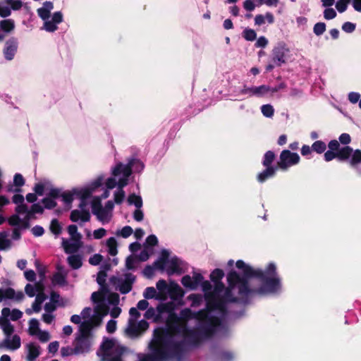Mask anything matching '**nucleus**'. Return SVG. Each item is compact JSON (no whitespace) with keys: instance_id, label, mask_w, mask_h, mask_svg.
I'll return each instance as SVG.
<instances>
[{"instance_id":"nucleus-17","label":"nucleus","mask_w":361,"mask_h":361,"mask_svg":"<svg viewBox=\"0 0 361 361\" xmlns=\"http://www.w3.org/2000/svg\"><path fill=\"white\" fill-rule=\"evenodd\" d=\"M42 353L41 346L36 342H29L25 345L26 361H36Z\"/></svg>"},{"instance_id":"nucleus-26","label":"nucleus","mask_w":361,"mask_h":361,"mask_svg":"<svg viewBox=\"0 0 361 361\" xmlns=\"http://www.w3.org/2000/svg\"><path fill=\"white\" fill-rule=\"evenodd\" d=\"M8 224L18 228H26L28 224L27 218H23L18 214H14L8 219Z\"/></svg>"},{"instance_id":"nucleus-54","label":"nucleus","mask_w":361,"mask_h":361,"mask_svg":"<svg viewBox=\"0 0 361 361\" xmlns=\"http://www.w3.org/2000/svg\"><path fill=\"white\" fill-rule=\"evenodd\" d=\"M188 299L192 301V307L198 306L202 301V297L196 294L190 295L188 296Z\"/></svg>"},{"instance_id":"nucleus-18","label":"nucleus","mask_w":361,"mask_h":361,"mask_svg":"<svg viewBox=\"0 0 361 361\" xmlns=\"http://www.w3.org/2000/svg\"><path fill=\"white\" fill-rule=\"evenodd\" d=\"M86 202H81L80 204V209L73 210L71 214V219L74 222H87L90 219V214L88 210L85 209Z\"/></svg>"},{"instance_id":"nucleus-6","label":"nucleus","mask_w":361,"mask_h":361,"mask_svg":"<svg viewBox=\"0 0 361 361\" xmlns=\"http://www.w3.org/2000/svg\"><path fill=\"white\" fill-rule=\"evenodd\" d=\"M125 348L114 338H106L102 342L97 355L102 361H123Z\"/></svg>"},{"instance_id":"nucleus-62","label":"nucleus","mask_w":361,"mask_h":361,"mask_svg":"<svg viewBox=\"0 0 361 361\" xmlns=\"http://www.w3.org/2000/svg\"><path fill=\"white\" fill-rule=\"evenodd\" d=\"M54 315L52 312H47L42 315V320L46 324H51L54 320Z\"/></svg>"},{"instance_id":"nucleus-5","label":"nucleus","mask_w":361,"mask_h":361,"mask_svg":"<svg viewBox=\"0 0 361 361\" xmlns=\"http://www.w3.org/2000/svg\"><path fill=\"white\" fill-rule=\"evenodd\" d=\"M227 279L228 288L225 291L224 300L230 301L243 300L249 293L247 281L240 278L235 271L230 272Z\"/></svg>"},{"instance_id":"nucleus-60","label":"nucleus","mask_w":361,"mask_h":361,"mask_svg":"<svg viewBox=\"0 0 361 361\" xmlns=\"http://www.w3.org/2000/svg\"><path fill=\"white\" fill-rule=\"evenodd\" d=\"M106 329L108 333H114L116 330V322L115 320L109 321L106 324Z\"/></svg>"},{"instance_id":"nucleus-2","label":"nucleus","mask_w":361,"mask_h":361,"mask_svg":"<svg viewBox=\"0 0 361 361\" xmlns=\"http://www.w3.org/2000/svg\"><path fill=\"white\" fill-rule=\"evenodd\" d=\"M108 314V308L104 302H99L94 307L92 314L90 307H85L82 311L83 322L79 326V335L76 337L73 346L75 354L87 353L92 345L91 331L100 326L103 318Z\"/></svg>"},{"instance_id":"nucleus-27","label":"nucleus","mask_w":361,"mask_h":361,"mask_svg":"<svg viewBox=\"0 0 361 361\" xmlns=\"http://www.w3.org/2000/svg\"><path fill=\"white\" fill-rule=\"evenodd\" d=\"M18 45L16 42H7L4 50V56L7 60H12L17 51Z\"/></svg>"},{"instance_id":"nucleus-57","label":"nucleus","mask_w":361,"mask_h":361,"mask_svg":"<svg viewBox=\"0 0 361 361\" xmlns=\"http://www.w3.org/2000/svg\"><path fill=\"white\" fill-rule=\"evenodd\" d=\"M37 13L39 17L44 21L49 19L50 11H47V9L42 7L37 10Z\"/></svg>"},{"instance_id":"nucleus-49","label":"nucleus","mask_w":361,"mask_h":361,"mask_svg":"<svg viewBox=\"0 0 361 361\" xmlns=\"http://www.w3.org/2000/svg\"><path fill=\"white\" fill-rule=\"evenodd\" d=\"M336 12L332 8H326L324 11V17L326 20H331L336 18Z\"/></svg>"},{"instance_id":"nucleus-3","label":"nucleus","mask_w":361,"mask_h":361,"mask_svg":"<svg viewBox=\"0 0 361 361\" xmlns=\"http://www.w3.org/2000/svg\"><path fill=\"white\" fill-rule=\"evenodd\" d=\"M135 166H137L140 170L144 167L142 162L133 160L128 164L124 165L119 163L112 168V176L106 180L105 185L107 190L104 192L102 198H107L109 196V190L117 186V190L114 192V201L117 204L121 203L125 197V192L123 188L127 185L128 178L132 173V167Z\"/></svg>"},{"instance_id":"nucleus-11","label":"nucleus","mask_w":361,"mask_h":361,"mask_svg":"<svg viewBox=\"0 0 361 361\" xmlns=\"http://www.w3.org/2000/svg\"><path fill=\"white\" fill-rule=\"evenodd\" d=\"M103 183V178L99 177L91 185L85 188L75 189L73 192H64L61 195L63 201L67 204L71 203L74 198L81 199V202H85L87 197L94 192L97 188L100 187Z\"/></svg>"},{"instance_id":"nucleus-37","label":"nucleus","mask_w":361,"mask_h":361,"mask_svg":"<svg viewBox=\"0 0 361 361\" xmlns=\"http://www.w3.org/2000/svg\"><path fill=\"white\" fill-rule=\"evenodd\" d=\"M271 87L268 85H260L258 87H255V96L257 97H264L270 94Z\"/></svg>"},{"instance_id":"nucleus-35","label":"nucleus","mask_w":361,"mask_h":361,"mask_svg":"<svg viewBox=\"0 0 361 361\" xmlns=\"http://www.w3.org/2000/svg\"><path fill=\"white\" fill-rule=\"evenodd\" d=\"M68 262L73 269H78L82 266L81 258L78 255H71L68 258Z\"/></svg>"},{"instance_id":"nucleus-61","label":"nucleus","mask_w":361,"mask_h":361,"mask_svg":"<svg viewBox=\"0 0 361 361\" xmlns=\"http://www.w3.org/2000/svg\"><path fill=\"white\" fill-rule=\"evenodd\" d=\"M61 353L63 357L69 356L75 353V348L63 347L61 349Z\"/></svg>"},{"instance_id":"nucleus-63","label":"nucleus","mask_w":361,"mask_h":361,"mask_svg":"<svg viewBox=\"0 0 361 361\" xmlns=\"http://www.w3.org/2000/svg\"><path fill=\"white\" fill-rule=\"evenodd\" d=\"M59 347V343L58 341L51 342L48 345V351L50 353L55 354L58 351Z\"/></svg>"},{"instance_id":"nucleus-47","label":"nucleus","mask_w":361,"mask_h":361,"mask_svg":"<svg viewBox=\"0 0 361 361\" xmlns=\"http://www.w3.org/2000/svg\"><path fill=\"white\" fill-rule=\"evenodd\" d=\"M326 30V25L324 23H317L314 26V32L317 35H320L324 32Z\"/></svg>"},{"instance_id":"nucleus-39","label":"nucleus","mask_w":361,"mask_h":361,"mask_svg":"<svg viewBox=\"0 0 361 361\" xmlns=\"http://www.w3.org/2000/svg\"><path fill=\"white\" fill-rule=\"evenodd\" d=\"M68 232L71 240H81L82 235L78 232V228L75 225H70L68 227Z\"/></svg>"},{"instance_id":"nucleus-43","label":"nucleus","mask_w":361,"mask_h":361,"mask_svg":"<svg viewBox=\"0 0 361 361\" xmlns=\"http://www.w3.org/2000/svg\"><path fill=\"white\" fill-rule=\"evenodd\" d=\"M350 0H338L336 4V8L339 13H343L348 8Z\"/></svg>"},{"instance_id":"nucleus-42","label":"nucleus","mask_w":361,"mask_h":361,"mask_svg":"<svg viewBox=\"0 0 361 361\" xmlns=\"http://www.w3.org/2000/svg\"><path fill=\"white\" fill-rule=\"evenodd\" d=\"M132 233L133 228L129 226H124L122 229L117 231L116 233V235L121 236L125 238L131 235Z\"/></svg>"},{"instance_id":"nucleus-31","label":"nucleus","mask_w":361,"mask_h":361,"mask_svg":"<svg viewBox=\"0 0 361 361\" xmlns=\"http://www.w3.org/2000/svg\"><path fill=\"white\" fill-rule=\"evenodd\" d=\"M117 245V241L113 237H111L106 240V246L108 249V252L112 256H115L118 253Z\"/></svg>"},{"instance_id":"nucleus-45","label":"nucleus","mask_w":361,"mask_h":361,"mask_svg":"<svg viewBox=\"0 0 361 361\" xmlns=\"http://www.w3.org/2000/svg\"><path fill=\"white\" fill-rule=\"evenodd\" d=\"M243 35L246 40L253 41L256 39L257 34L252 29L246 28L243 32Z\"/></svg>"},{"instance_id":"nucleus-22","label":"nucleus","mask_w":361,"mask_h":361,"mask_svg":"<svg viewBox=\"0 0 361 361\" xmlns=\"http://www.w3.org/2000/svg\"><path fill=\"white\" fill-rule=\"evenodd\" d=\"M63 20V16L61 12H56L54 13L51 19H48L44 21V28L48 32H54L57 29V25Z\"/></svg>"},{"instance_id":"nucleus-36","label":"nucleus","mask_w":361,"mask_h":361,"mask_svg":"<svg viewBox=\"0 0 361 361\" xmlns=\"http://www.w3.org/2000/svg\"><path fill=\"white\" fill-rule=\"evenodd\" d=\"M14 28V22L11 19L4 20L0 22V29L9 32Z\"/></svg>"},{"instance_id":"nucleus-15","label":"nucleus","mask_w":361,"mask_h":361,"mask_svg":"<svg viewBox=\"0 0 361 361\" xmlns=\"http://www.w3.org/2000/svg\"><path fill=\"white\" fill-rule=\"evenodd\" d=\"M39 322L36 319H31L28 322V334L30 336H36L39 341L46 343L49 341L51 336L48 331L40 329Z\"/></svg>"},{"instance_id":"nucleus-56","label":"nucleus","mask_w":361,"mask_h":361,"mask_svg":"<svg viewBox=\"0 0 361 361\" xmlns=\"http://www.w3.org/2000/svg\"><path fill=\"white\" fill-rule=\"evenodd\" d=\"M5 1L14 10H18L22 6V2L20 0H5Z\"/></svg>"},{"instance_id":"nucleus-23","label":"nucleus","mask_w":361,"mask_h":361,"mask_svg":"<svg viewBox=\"0 0 361 361\" xmlns=\"http://www.w3.org/2000/svg\"><path fill=\"white\" fill-rule=\"evenodd\" d=\"M23 298V294L21 292L16 293V291L11 288H1L0 289V302L5 299H13L20 300Z\"/></svg>"},{"instance_id":"nucleus-52","label":"nucleus","mask_w":361,"mask_h":361,"mask_svg":"<svg viewBox=\"0 0 361 361\" xmlns=\"http://www.w3.org/2000/svg\"><path fill=\"white\" fill-rule=\"evenodd\" d=\"M50 229L54 234H59L61 232V226L57 220L54 219L51 222Z\"/></svg>"},{"instance_id":"nucleus-16","label":"nucleus","mask_w":361,"mask_h":361,"mask_svg":"<svg viewBox=\"0 0 361 361\" xmlns=\"http://www.w3.org/2000/svg\"><path fill=\"white\" fill-rule=\"evenodd\" d=\"M300 161V157L298 154L283 150L280 155V161L278 166L280 169L286 170L288 167L298 164Z\"/></svg>"},{"instance_id":"nucleus-53","label":"nucleus","mask_w":361,"mask_h":361,"mask_svg":"<svg viewBox=\"0 0 361 361\" xmlns=\"http://www.w3.org/2000/svg\"><path fill=\"white\" fill-rule=\"evenodd\" d=\"M136 262H137V259H136V257L135 256H133V255L129 256L126 259V267L128 269H133L135 267Z\"/></svg>"},{"instance_id":"nucleus-32","label":"nucleus","mask_w":361,"mask_h":361,"mask_svg":"<svg viewBox=\"0 0 361 361\" xmlns=\"http://www.w3.org/2000/svg\"><path fill=\"white\" fill-rule=\"evenodd\" d=\"M276 169L274 167H267L266 170L259 173L257 176V180L259 182L262 183L267 178L274 176L275 174Z\"/></svg>"},{"instance_id":"nucleus-41","label":"nucleus","mask_w":361,"mask_h":361,"mask_svg":"<svg viewBox=\"0 0 361 361\" xmlns=\"http://www.w3.org/2000/svg\"><path fill=\"white\" fill-rule=\"evenodd\" d=\"M262 114L268 118H271L274 115V109L271 104H264L261 106Z\"/></svg>"},{"instance_id":"nucleus-44","label":"nucleus","mask_w":361,"mask_h":361,"mask_svg":"<svg viewBox=\"0 0 361 361\" xmlns=\"http://www.w3.org/2000/svg\"><path fill=\"white\" fill-rule=\"evenodd\" d=\"M275 158L274 152L268 151L264 157L263 165L266 167H271L270 164L272 163Z\"/></svg>"},{"instance_id":"nucleus-1","label":"nucleus","mask_w":361,"mask_h":361,"mask_svg":"<svg viewBox=\"0 0 361 361\" xmlns=\"http://www.w3.org/2000/svg\"><path fill=\"white\" fill-rule=\"evenodd\" d=\"M203 277L200 274H195L192 277L187 275L183 277L182 284L191 290L196 289L202 284L207 301V311L192 313L190 310L181 311L180 317L171 313L167 320L169 329L164 330L159 328L154 330V338L149 347L152 355H143L139 361H161L176 353L178 349V343L180 341H190L196 336V331L189 330L186 322L195 319L198 322L207 326L209 331H215L219 326V317H215V310H212L210 290L212 286L209 281H202Z\"/></svg>"},{"instance_id":"nucleus-21","label":"nucleus","mask_w":361,"mask_h":361,"mask_svg":"<svg viewBox=\"0 0 361 361\" xmlns=\"http://www.w3.org/2000/svg\"><path fill=\"white\" fill-rule=\"evenodd\" d=\"M5 339L0 343L1 348H6L12 350L18 349L20 347V338L18 336L14 335L11 336V334H5Z\"/></svg>"},{"instance_id":"nucleus-9","label":"nucleus","mask_w":361,"mask_h":361,"mask_svg":"<svg viewBox=\"0 0 361 361\" xmlns=\"http://www.w3.org/2000/svg\"><path fill=\"white\" fill-rule=\"evenodd\" d=\"M92 300L95 303V306L99 302H104L108 308V313L109 312L113 318H117L121 312V309L118 307L119 296L116 293H110L106 295L102 289L92 294Z\"/></svg>"},{"instance_id":"nucleus-13","label":"nucleus","mask_w":361,"mask_h":361,"mask_svg":"<svg viewBox=\"0 0 361 361\" xmlns=\"http://www.w3.org/2000/svg\"><path fill=\"white\" fill-rule=\"evenodd\" d=\"M23 315L21 311L13 309L11 310L8 307H5L1 311V317H0V326L5 334H12L13 332V326L8 322V318L16 321L20 319Z\"/></svg>"},{"instance_id":"nucleus-4","label":"nucleus","mask_w":361,"mask_h":361,"mask_svg":"<svg viewBox=\"0 0 361 361\" xmlns=\"http://www.w3.org/2000/svg\"><path fill=\"white\" fill-rule=\"evenodd\" d=\"M236 267L238 269L242 270L245 278L257 276L264 279V284L260 289V293H274L280 290V279L276 276V265L274 264L270 263L264 272L260 269H253L241 260H238L236 262Z\"/></svg>"},{"instance_id":"nucleus-34","label":"nucleus","mask_w":361,"mask_h":361,"mask_svg":"<svg viewBox=\"0 0 361 361\" xmlns=\"http://www.w3.org/2000/svg\"><path fill=\"white\" fill-rule=\"evenodd\" d=\"M52 282L54 285L65 286L66 284V275L59 271L54 275Z\"/></svg>"},{"instance_id":"nucleus-14","label":"nucleus","mask_w":361,"mask_h":361,"mask_svg":"<svg viewBox=\"0 0 361 361\" xmlns=\"http://www.w3.org/2000/svg\"><path fill=\"white\" fill-rule=\"evenodd\" d=\"M340 160L349 159L351 166H355L361 163V151L359 149L353 151L350 147H343L338 154Z\"/></svg>"},{"instance_id":"nucleus-8","label":"nucleus","mask_w":361,"mask_h":361,"mask_svg":"<svg viewBox=\"0 0 361 361\" xmlns=\"http://www.w3.org/2000/svg\"><path fill=\"white\" fill-rule=\"evenodd\" d=\"M25 291L30 298L35 296V300L32 303V307L25 310L26 314L31 315L34 312H39L41 310L42 304L47 298L44 293V285L42 280H40L34 284H27L25 287Z\"/></svg>"},{"instance_id":"nucleus-58","label":"nucleus","mask_w":361,"mask_h":361,"mask_svg":"<svg viewBox=\"0 0 361 361\" xmlns=\"http://www.w3.org/2000/svg\"><path fill=\"white\" fill-rule=\"evenodd\" d=\"M102 260V256L99 254H95L89 259V262L92 265H97Z\"/></svg>"},{"instance_id":"nucleus-40","label":"nucleus","mask_w":361,"mask_h":361,"mask_svg":"<svg viewBox=\"0 0 361 361\" xmlns=\"http://www.w3.org/2000/svg\"><path fill=\"white\" fill-rule=\"evenodd\" d=\"M159 293L153 287H148L144 292V297L147 299L155 298L158 300Z\"/></svg>"},{"instance_id":"nucleus-64","label":"nucleus","mask_w":361,"mask_h":361,"mask_svg":"<svg viewBox=\"0 0 361 361\" xmlns=\"http://www.w3.org/2000/svg\"><path fill=\"white\" fill-rule=\"evenodd\" d=\"M360 98V94L357 92H351L348 94V99L351 103H357Z\"/></svg>"},{"instance_id":"nucleus-24","label":"nucleus","mask_w":361,"mask_h":361,"mask_svg":"<svg viewBox=\"0 0 361 361\" xmlns=\"http://www.w3.org/2000/svg\"><path fill=\"white\" fill-rule=\"evenodd\" d=\"M81 240H66L62 239V245L66 252L73 253L78 251V250L82 247Z\"/></svg>"},{"instance_id":"nucleus-20","label":"nucleus","mask_w":361,"mask_h":361,"mask_svg":"<svg viewBox=\"0 0 361 361\" xmlns=\"http://www.w3.org/2000/svg\"><path fill=\"white\" fill-rule=\"evenodd\" d=\"M171 300L176 302L179 305H182L181 300L184 293L182 288L176 283L171 282L169 285L168 292Z\"/></svg>"},{"instance_id":"nucleus-12","label":"nucleus","mask_w":361,"mask_h":361,"mask_svg":"<svg viewBox=\"0 0 361 361\" xmlns=\"http://www.w3.org/2000/svg\"><path fill=\"white\" fill-rule=\"evenodd\" d=\"M113 208L114 203L111 201H108L105 207H102L101 204V198L99 197H94L92 200V213L103 224H107L110 221L112 217Z\"/></svg>"},{"instance_id":"nucleus-51","label":"nucleus","mask_w":361,"mask_h":361,"mask_svg":"<svg viewBox=\"0 0 361 361\" xmlns=\"http://www.w3.org/2000/svg\"><path fill=\"white\" fill-rule=\"evenodd\" d=\"M4 233H0V250H4L9 247V240L6 239Z\"/></svg>"},{"instance_id":"nucleus-28","label":"nucleus","mask_w":361,"mask_h":361,"mask_svg":"<svg viewBox=\"0 0 361 361\" xmlns=\"http://www.w3.org/2000/svg\"><path fill=\"white\" fill-rule=\"evenodd\" d=\"M25 183V180L22 175L16 173L13 178V185H10L7 186L6 190L8 192H18L19 188L23 186Z\"/></svg>"},{"instance_id":"nucleus-50","label":"nucleus","mask_w":361,"mask_h":361,"mask_svg":"<svg viewBox=\"0 0 361 361\" xmlns=\"http://www.w3.org/2000/svg\"><path fill=\"white\" fill-rule=\"evenodd\" d=\"M106 235V231L103 228H100L97 230H94L92 233L93 238L97 239V240L104 238Z\"/></svg>"},{"instance_id":"nucleus-38","label":"nucleus","mask_w":361,"mask_h":361,"mask_svg":"<svg viewBox=\"0 0 361 361\" xmlns=\"http://www.w3.org/2000/svg\"><path fill=\"white\" fill-rule=\"evenodd\" d=\"M128 202L130 204H134L138 209H140L142 206V200L141 197L135 194L129 195L128 198Z\"/></svg>"},{"instance_id":"nucleus-7","label":"nucleus","mask_w":361,"mask_h":361,"mask_svg":"<svg viewBox=\"0 0 361 361\" xmlns=\"http://www.w3.org/2000/svg\"><path fill=\"white\" fill-rule=\"evenodd\" d=\"M224 274L221 269H215L210 275L211 279L216 283V288L214 291L210 292L212 298V310H215V317H219V325L221 323V318L224 315V303L219 298L220 293L224 290V285L219 283V281L223 278Z\"/></svg>"},{"instance_id":"nucleus-29","label":"nucleus","mask_w":361,"mask_h":361,"mask_svg":"<svg viewBox=\"0 0 361 361\" xmlns=\"http://www.w3.org/2000/svg\"><path fill=\"white\" fill-rule=\"evenodd\" d=\"M169 285L164 280H159L157 283V288L158 290V300H165L167 298Z\"/></svg>"},{"instance_id":"nucleus-48","label":"nucleus","mask_w":361,"mask_h":361,"mask_svg":"<svg viewBox=\"0 0 361 361\" xmlns=\"http://www.w3.org/2000/svg\"><path fill=\"white\" fill-rule=\"evenodd\" d=\"M355 27L356 25L351 22H345L342 25V30L347 33L353 32L355 30Z\"/></svg>"},{"instance_id":"nucleus-46","label":"nucleus","mask_w":361,"mask_h":361,"mask_svg":"<svg viewBox=\"0 0 361 361\" xmlns=\"http://www.w3.org/2000/svg\"><path fill=\"white\" fill-rule=\"evenodd\" d=\"M312 149L317 153H322L326 149V145L322 141H317L312 145Z\"/></svg>"},{"instance_id":"nucleus-59","label":"nucleus","mask_w":361,"mask_h":361,"mask_svg":"<svg viewBox=\"0 0 361 361\" xmlns=\"http://www.w3.org/2000/svg\"><path fill=\"white\" fill-rule=\"evenodd\" d=\"M56 308V301L50 300L49 302H47L44 305V310L47 312H53Z\"/></svg>"},{"instance_id":"nucleus-19","label":"nucleus","mask_w":361,"mask_h":361,"mask_svg":"<svg viewBox=\"0 0 361 361\" xmlns=\"http://www.w3.org/2000/svg\"><path fill=\"white\" fill-rule=\"evenodd\" d=\"M148 326V323L145 320H141L137 323L134 319H129L127 331L131 335H137L145 331Z\"/></svg>"},{"instance_id":"nucleus-33","label":"nucleus","mask_w":361,"mask_h":361,"mask_svg":"<svg viewBox=\"0 0 361 361\" xmlns=\"http://www.w3.org/2000/svg\"><path fill=\"white\" fill-rule=\"evenodd\" d=\"M16 212L17 214L22 216L23 218H27V221L30 220V212L25 204H21L18 205L16 209Z\"/></svg>"},{"instance_id":"nucleus-25","label":"nucleus","mask_w":361,"mask_h":361,"mask_svg":"<svg viewBox=\"0 0 361 361\" xmlns=\"http://www.w3.org/2000/svg\"><path fill=\"white\" fill-rule=\"evenodd\" d=\"M288 49L285 47L276 48L274 50L273 61L276 66H280L286 62V55Z\"/></svg>"},{"instance_id":"nucleus-55","label":"nucleus","mask_w":361,"mask_h":361,"mask_svg":"<svg viewBox=\"0 0 361 361\" xmlns=\"http://www.w3.org/2000/svg\"><path fill=\"white\" fill-rule=\"evenodd\" d=\"M329 150L336 152L337 154H338L339 150L342 149V147H340V145L337 140H331L329 143Z\"/></svg>"},{"instance_id":"nucleus-10","label":"nucleus","mask_w":361,"mask_h":361,"mask_svg":"<svg viewBox=\"0 0 361 361\" xmlns=\"http://www.w3.org/2000/svg\"><path fill=\"white\" fill-rule=\"evenodd\" d=\"M169 256V252L166 250H163L159 259L156 262V266L161 269L165 270L169 275L181 273V262L176 257L170 258Z\"/></svg>"},{"instance_id":"nucleus-30","label":"nucleus","mask_w":361,"mask_h":361,"mask_svg":"<svg viewBox=\"0 0 361 361\" xmlns=\"http://www.w3.org/2000/svg\"><path fill=\"white\" fill-rule=\"evenodd\" d=\"M274 21V16L268 12L264 16L263 15H257L255 18V23L257 25H261L267 22L269 24L273 23Z\"/></svg>"}]
</instances>
